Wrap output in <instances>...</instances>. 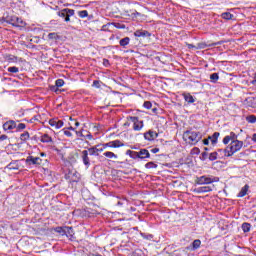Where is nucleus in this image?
<instances>
[{"label":"nucleus","instance_id":"6e6552de","mask_svg":"<svg viewBox=\"0 0 256 256\" xmlns=\"http://www.w3.org/2000/svg\"><path fill=\"white\" fill-rule=\"evenodd\" d=\"M225 42L224 41H218L212 44H207L205 42H200L196 45L195 49H207V47H215L217 45H223Z\"/></svg>","mask_w":256,"mask_h":256},{"label":"nucleus","instance_id":"79ce46f5","mask_svg":"<svg viewBox=\"0 0 256 256\" xmlns=\"http://www.w3.org/2000/svg\"><path fill=\"white\" fill-rule=\"evenodd\" d=\"M92 87H96V89H100L101 88V81L99 80H94Z\"/></svg>","mask_w":256,"mask_h":256},{"label":"nucleus","instance_id":"6ab92c4d","mask_svg":"<svg viewBox=\"0 0 256 256\" xmlns=\"http://www.w3.org/2000/svg\"><path fill=\"white\" fill-rule=\"evenodd\" d=\"M41 143H53V138L49 134H43L40 137Z\"/></svg>","mask_w":256,"mask_h":256},{"label":"nucleus","instance_id":"1a4fd4ad","mask_svg":"<svg viewBox=\"0 0 256 256\" xmlns=\"http://www.w3.org/2000/svg\"><path fill=\"white\" fill-rule=\"evenodd\" d=\"M49 125L53 127V129H61L63 127V120H59L58 118H52L48 121Z\"/></svg>","mask_w":256,"mask_h":256},{"label":"nucleus","instance_id":"774afa93","mask_svg":"<svg viewBox=\"0 0 256 256\" xmlns=\"http://www.w3.org/2000/svg\"><path fill=\"white\" fill-rule=\"evenodd\" d=\"M80 123L79 122H75V127H79Z\"/></svg>","mask_w":256,"mask_h":256},{"label":"nucleus","instance_id":"72a5a7b5","mask_svg":"<svg viewBox=\"0 0 256 256\" xmlns=\"http://www.w3.org/2000/svg\"><path fill=\"white\" fill-rule=\"evenodd\" d=\"M84 139H88L89 141H93V134L91 132H86V134H80Z\"/></svg>","mask_w":256,"mask_h":256},{"label":"nucleus","instance_id":"393cba45","mask_svg":"<svg viewBox=\"0 0 256 256\" xmlns=\"http://www.w3.org/2000/svg\"><path fill=\"white\" fill-rule=\"evenodd\" d=\"M201 247V240L196 239L192 242L191 251H197Z\"/></svg>","mask_w":256,"mask_h":256},{"label":"nucleus","instance_id":"f03ea898","mask_svg":"<svg viewBox=\"0 0 256 256\" xmlns=\"http://www.w3.org/2000/svg\"><path fill=\"white\" fill-rule=\"evenodd\" d=\"M183 139L188 145H197L203 139V134L201 132L187 130L183 133Z\"/></svg>","mask_w":256,"mask_h":256},{"label":"nucleus","instance_id":"3c124183","mask_svg":"<svg viewBox=\"0 0 256 256\" xmlns=\"http://www.w3.org/2000/svg\"><path fill=\"white\" fill-rule=\"evenodd\" d=\"M115 203L116 205H118V207H121V205H123V202H121V200H119V198H115Z\"/></svg>","mask_w":256,"mask_h":256},{"label":"nucleus","instance_id":"a878e982","mask_svg":"<svg viewBox=\"0 0 256 256\" xmlns=\"http://www.w3.org/2000/svg\"><path fill=\"white\" fill-rule=\"evenodd\" d=\"M126 155H129L131 159H139V152H136V151L127 150Z\"/></svg>","mask_w":256,"mask_h":256},{"label":"nucleus","instance_id":"a211bd4d","mask_svg":"<svg viewBox=\"0 0 256 256\" xmlns=\"http://www.w3.org/2000/svg\"><path fill=\"white\" fill-rule=\"evenodd\" d=\"M27 23L23 20V18H19L16 16L15 18V27H26Z\"/></svg>","mask_w":256,"mask_h":256},{"label":"nucleus","instance_id":"052dcab7","mask_svg":"<svg viewBox=\"0 0 256 256\" xmlns=\"http://www.w3.org/2000/svg\"><path fill=\"white\" fill-rule=\"evenodd\" d=\"M65 129H68V131H75V128L73 126L66 127Z\"/></svg>","mask_w":256,"mask_h":256},{"label":"nucleus","instance_id":"dca6fc26","mask_svg":"<svg viewBox=\"0 0 256 256\" xmlns=\"http://www.w3.org/2000/svg\"><path fill=\"white\" fill-rule=\"evenodd\" d=\"M56 233H60V235H65L67 234V231H73V228L72 227H57L55 229Z\"/></svg>","mask_w":256,"mask_h":256},{"label":"nucleus","instance_id":"09e8293b","mask_svg":"<svg viewBox=\"0 0 256 256\" xmlns=\"http://www.w3.org/2000/svg\"><path fill=\"white\" fill-rule=\"evenodd\" d=\"M114 26L116 27V29H125V24H119V23H117V24H115Z\"/></svg>","mask_w":256,"mask_h":256},{"label":"nucleus","instance_id":"37998d69","mask_svg":"<svg viewBox=\"0 0 256 256\" xmlns=\"http://www.w3.org/2000/svg\"><path fill=\"white\" fill-rule=\"evenodd\" d=\"M143 107L145 109H151V107H153V104L151 103V101H145Z\"/></svg>","mask_w":256,"mask_h":256},{"label":"nucleus","instance_id":"e2e57ef3","mask_svg":"<svg viewBox=\"0 0 256 256\" xmlns=\"http://www.w3.org/2000/svg\"><path fill=\"white\" fill-rule=\"evenodd\" d=\"M75 133L78 135V137H81V134L84 135L82 131H75Z\"/></svg>","mask_w":256,"mask_h":256},{"label":"nucleus","instance_id":"cd10ccee","mask_svg":"<svg viewBox=\"0 0 256 256\" xmlns=\"http://www.w3.org/2000/svg\"><path fill=\"white\" fill-rule=\"evenodd\" d=\"M221 17L226 21H231V19H233V14H231V12H224L221 14Z\"/></svg>","mask_w":256,"mask_h":256},{"label":"nucleus","instance_id":"c03bdc74","mask_svg":"<svg viewBox=\"0 0 256 256\" xmlns=\"http://www.w3.org/2000/svg\"><path fill=\"white\" fill-rule=\"evenodd\" d=\"M97 147H98V148H97V153H98V154H99V153H103V151H104L105 149H107V148H105V144L98 145Z\"/></svg>","mask_w":256,"mask_h":256},{"label":"nucleus","instance_id":"de8ad7c7","mask_svg":"<svg viewBox=\"0 0 256 256\" xmlns=\"http://www.w3.org/2000/svg\"><path fill=\"white\" fill-rule=\"evenodd\" d=\"M141 16V13L137 12V10H134L132 13H131V17H140Z\"/></svg>","mask_w":256,"mask_h":256},{"label":"nucleus","instance_id":"2eb2a0df","mask_svg":"<svg viewBox=\"0 0 256 256\" xmlns=\"http://www.w3.org/2000/svg\"><path fill=\"white\" fill-rule=\"evenodd\" d=\"M149 157H151V154L149 153V150L140 149L138 151V159H149Z\"/></svg>","mask_w":256,"mask_h":256},{"label":"nucleus","instance_id":"c85d7f7f","mask_svg":"<svg viewBox=\"0 0 256 256\" xmlns=\"http://www.w3.org/2000/svg\"><path fill=\"white\" fill-rule=\"evenodd\" d=\"M242 231L244 233H249V231H251V224L250 223H247V222H244L242 224Z\"/></svg>","mask_w":256,"mask_h":256},{"label":"nucleus","instance_id":"ea45409f","mask_svg":"<svg viewBox=\"0 0 256 256\" xmlns=\"http://www.w3.org/2000/svg\"><path fill=\"white\" fill-rule=\"evenodd\" d=\"M8 73H19V68L17 66L9 67Z\"/></svg>","mask_w":256,"mask_h":256},{"label":"nucleus","instance_id":"5701e85b","mask_svg":"<svg viewBox=\"0 0 256 256\" xmlns=\"http://www.w3.org/2000/svg\"><path fill=\"white\" fill-rule=\"evenodd\" d=\"M30 138H31V135L27 131L23 132L20 135V141H22V143H27V141H29Z\"/></svg>","mask_w":256,"mask_h":256},{"label":"nucleus","instance_id":"69168bd1","mask_svg":"<svg viewBox=\"0 0 256 256\" xmlns=\"http://www.w3.org/2000/svg\"><path fill=\"white\" fill-rule=\"evenodd\" d=\"M202 157H203V159H207V152H203Z\"/></svg>","mask_w":256,"mask_h":256},{"label":"nucleus","instance_id":"bf43d9fd","mask_svg":"<svg viewBox=\"0 0 256 256\" xmlns=\"http://www.w3.org/2000/svg\"><path fill=\"white\" fill-rule=\"evenodd\" d=\"M209 141H210L209 138L204 139V140H203L204 145H209Z\"/></svg>","mask_w":256,"mask_h":256},{"label":"nucleus","instance_id":"c9c22d12","mask_svg":"<svg viewBox=\"0 0 256 256\" xmlns=\"http://www.w3.org/2000/svg\"><path fill=\"white\" fill-rule=\"evenodd\" d=\"M145 168L146 169H157V164H155L154 162H148L145 164Z\"/></svg>","mask_w":256,"mask_h":256},{"label":"nucleus","instance_id":"ddd939ff","mask_svg":"<svg viewBox=\"0 0 256 256\" xmlns=\"http://www.w3.org/2000/svg\"><path fill=\"white\" fill-rule=\"evenodd\" d=\"M17 122L14 120L7 121L3 124L4 131H13V129H16Z\"/></svg>","mask_w":256,"mask_h":256},{"label":"nucleus","instance_id":"7c9ffc66","mask_svg":"<svg viewBox=\"0 0 256 256\" xmlns=\"http://www.w3.org/2000/svg\"><path fill=\"white\" fill-rule=\"evenodd\" d=\"M211 83H217L219 81V73H212L210 75Z\"/></svg>","mask_w":256,"mask_h":256},{"label":"nucleus","instance_id":"603ef678","mask_svg":"<svg viewBox=\"0 0 256 256\" xmlns=\"http://www.w3.org/2000/svg\"><path fill=\"white\" fill-rule=\"evenodd\" d=\"M215 153H218V157H219V159H221V153H225V150L218 149L217 151H215Z\"/></svg>","mask_w":256,"mask_h":256},{"label":"nucleus","instance_id":"8fccbe9b","mask_svg":"<svg viewBox=\"0 0 256 256\" xmlns=\"http://www.w3.org/2000/svg\"><path fill=\"white\" fill-rule=\"evenodd\" d=\"M7 139H9V136H7V135H5V134H3V135L0 136V142H1V141H7Z\"/></svg>","mask_w":256,"mask_h":256},{"label":"nucleus","instance_id":"4be33fe9","mask_svg":"<svg viewBox=\"0 0 256 256\" xmlns=\"http://www.w3.org/2000/svg\"><path fill=\"white\" fill-rule=\"evenodd\" d=\"M129 43H131V38H129V37L122 38L119 41V45H120V47H123V49H126L127 45H129Z\"/></svg>","mask_w":256,"mask_h":256},{"label":"nucleus","instance_id":"423d86ee","mask_svg":"<svg viewBox=\"0 0 256 256\" xmlns=\"http://www.w3.org/2000/svg\"><path fill=\"white\" fill-rule=\"evenodd\" d=\"M57 15L58 17H61L62 19H64L66 23H69V21H71V17L75 15V11L73 9L64 8L59 12H57Z\"/></svg>","mask_w":256,"mask_h":256},{"label":"nucleus","instance_id":"e433bc0d","mask_svg":"<svg viewBox=\"0 0 256 256\" xmlns=\"http://www.w3.org/2000/svg\"><path fill=\"white\" fill-rule=\"evenodd\" d=\"M62 133H64L65 137H73V133L67 128H63Z\"/></svg>","mask_w":256,"mask_h":256},{"label":"nucleus","instance_id":"864d4df0","mask_svg":"<svg viewBox=\"0 0 256 256\" xmlns=\"http://www.w3.org/2000/svg\"><path fill=\"white\" fill-rule=\"evenodd\" d=\"M65 235H67V237H73V229L72 231H66Z\"/></svg>","mask_w":256,"mask_h":256},{"label":"nucleus","instance_id":"0eeeda50","mask_svg":"<svg viewBox=\"0 0 256 256\" xmlns=\"http://www.w3.org/2000/svg\"><path fill=\"white\" fill-rule=\"evenodd\" d=\"M125 144L121 142L120 140H113L107 143H104V148H110V149H119V147H124Z\"/></svg>","mask_w":256,"mask_h":256},{"label":"nucleus","instance_id":"f3484780","mask_svg":"<svg viewBox=\"0 0 256 256\" xmlns=\"http://www.w3.org/2000/svg\"><path fill=\"white\" fill-rule=\"evenodd\" d=\"M221 133L214 132L212 136H208V139L211 141L212 145H217V141L219 140V136Z\"/></svg>","mask_w":256,"mask_h":256},{"label":"nucleus","instance_id":"7ed1b4c3","mask_svg":"<svg viewBox=\"0 0 256 256\" xmlns=\"http://www.w3.org/2000/svg\"><path fill=\"white\" fill-rule=\"evenodd\" d=\"M123 127H132L133 131H141L145 127V123L137 116H128Z\"/></svg>","mask_w":256,"mask_h":256},{"label":"nucleus","instance_id":"0e129e2a","mask_svg":"<svg viewBox=\"0 0 256 256\" xmlns=\"http://www.w3.org/2000/svg\"><path fill=\"white\" fill-rule=\"evenodd\" d=\"M8 169H10V170H15V169H17V168H15V167H13L11 164H9V165H8Z\"/></svg>","mask_w":256,"mask_h":256},{"label":"nucleus","instance_id":"9d476101","mask_svg":"<svg viewBox=\"0 0 256 256\" xmlns=\"http://www.w3.org/2000/svg\"><path fill=\"white\" fill-rule=\"evenodd\" d=\"M26 163H28V165H41L43 160L40 157L28 156L26 158Z\"/></svg>","mask_w":256,"mask_h":256},{"label":"nucleus","instance_id":"338daca9","mask_svg":"<svg viewBox=\"0 0 256 256\" xmlns=\"http://www.w3.org/2000/svg\"><path fill=\"white\" fill-rule=\"evenodd\" d=\"M40 157H47V154L45 152H41Z\"/></svg>","mask_w":256,"mask_h":256},{"label":"nucleus","instance_id":"680f3d73","mask_svg":"<svg viewBox=\"0 0 256 256\" xmlns=\"http://www.w3.org/2000/svg\"><path fill=\"white\" fill-rule=\"evenodd\" d=\"M252 141H253V143H256V133H254V134L252 135Z\"/></svg>","mask_w":256,"mask_h":256},{"label":"nucleus","instance_id":"473e14b6","mask_svg":"<svg viewBox=\"0 0 256 256\" xmlns=\"http://www.w3.org/2000/svg\"><path fill=\"white\" fill-rule=\"evenodd\" d=\"M89 155L93 156V155H99V153L97 152V146L91 147L88 150Z\"/></svg>","mask_w":256,"mask_h":256},{"label":"nucleus","instance_id":"bb28decb","mask_svg":"<svg viewBox=\"0 0 256 256\" xmlns=\"http://www.w3.org/2000/svg\"><path fill=\"white\" fill-rule=\"evenodd\" d=\"M15 19H16V16H7L5 18V22L15 27Z\"/></svg>","mask_w":256,"mask_h":256},{"label":"nucleus","instance_id":"4468645a","mask_svg":"<svg viewBox=\"0 0 256 256\" xmlns=\"http://www.w3.org/2000/svg\"><path fill=\"white\" fill-rule=\"evenodd\" d=\"M213 191V188L211 186H202L199 188H195L193 190V193L201 194V193H211Z\"/></svg>","mask_w":256,"mask_h":256},{"label":"nucleus","instance_id":"b1692460","mask_svg":"<svg viewBox=\"0 0 256 256\" xmlns=\"http://www.w3.org/2000/svg\"><path fill=\"white\" fill-rule=\"evenodd\" d=\"M104 157H106L107 159H119V156H117V154L111 152V151H106L103 153Z\"/></svg>","mask_w":256,"mask_h":256},{"label":"nucleus","instance_id":"6e6d98bb","mask_svg":"<svg viewBox=\"0 0 256 256\" xmlns=\"http://www.w3.org/2000/svg\"><path fill=\"white\" fill-rule=\"evenodd\" d=\"M187 47H188V49H195V47H197V46H195L193 44H187Z\"/></svg>","mask_w":256,"mask_h":256},{"label":"nucleus","instance_id":"c756f323","mask_svg":"<svg viewBox=\"0 0 256 256\" xmlns=\"http://www.w3.org/2000/svg\"><path fill=\"white\" fill-rule=\"evenodd\" d=\"M209 161H217L219 159V152H212L209 154Z\"/></svg>","mask_w":256,"mask_h":256},{"label":"nucleus","instance_id":"39448f33","mask_svg":"<svg viewBox=\"0 0 256 256\" xmlns=\"http://www.w3.org/2000/svg\"><path fill=\"white\" fill-rule=\"evenodd\" d=\"M211 183H219V177L203 175L195 179L196 185H211Z\"/></svg>","mask_w":256,"mask_h":256},{"label":"nucleus","instance_id":"f257e3e1","mask_svg":"<svg viewBox=\"0 0 256 256\" xmlns=\"http://www.w3.org/2000/svg\"><path fill=\"white\" fill-rule=\"evenodd\" d=\"M230 141V147L224 149V157H233L235 153L243 149L244 143L241 140H237V134H235V132H230L229 135L225 136L222 140V143L224 145H229Z\"/></svg>","mask_w":256,"mask_h":256},{"label":"nucleus","instance_id":"a19ab883","mask_svg":"<svg viewBox=\"0 0 256 256\" xmlns=\"http://www.w3.org/2000/svg\"><path fill=\"white\" fill-rule=\"evenodd\" d=\"M48 39H51V40L55 39V40H57V39H59V35L57 33H55V32L49 33L48 34Z\"/></svg>","mask_w":256,"mask_h":256},{"label":"nucleus","instance_id":"f8f14e48","mask_svg":"<svg viewBox=\"0 0 256 256\" xmlns=\"http://www.w3.org/2000/svg\"><path fill=\"white\" fill-rule=\"evenodd\" d=\"M159 137V134L153 130H149L148 132L144 133V139L146 141H155Z\"/></svg>","mask_w":256,"mask_h":256},{"label":"nucleus","instance_id":"20e7f679","mask_svg":"<svg viewBox=\"0 0 256 256\" xmlns=\"http://www.w3.org/2000/svg\"><path fill=\"white\" fill-rule=\"evenodd\" d=\"M134 43L135 45H143L145 41H150L151 33L147 30L140 29L134 32Z\"/></svg>","mask_w":256,"mask_h":256},{"label":"nucleus","instance_id":"49530a36","mask_svg":"<svg viewBox=\"0 0 256 256\" xmlns=\"http://www.w3.org/2000/svg\"><path fill=\"white\" fill-rule=\"evenodd\" d=\"M29 123H35V121H39V116H34L30 120H27Z\"/></svg>","mask_w":256,"mask_h":256},{"label":"nucleus","instance_id":"412c9836","mask_svg":"<svg viewBox=\"0 0 256 256\" xmlns=\"http://www.w3.org/2000/svg\"><path fill=\"white\" fill-rule=\"evenodd\" d=\"M183 98L186 101V103H195V98L193 97V95H191V93H184Z\"/></svg>","mask_w":256,"mask_h":256},{"label":"nucleus","instance_id":"f704fd0d","mask_svg":"<svg viewBox=\"0 0 256 256\" xmlns=\"http://www.w3.org/2000/svg\"><path fill=\"white\" fill-rule=\"evenodd\" d=\"M246 121H247V123L254 124V123H256V116L255 115H249V116L246 117Z\"/></svg>","mask_w":256,"mask_h":256},{"label":"nucleus","instance_id":"13d9d810","mask_svg":"<svg viewBox=\"0 0 256 256\" xmlns=\"http://www.w3.org/2000/svg\"><path fill=\"white\" fill-rule=\"evenodd\" d=\"M103 64L105 65V67H107V66L109 65V60L104 59V60H103Z\"/></svg>","mask_w":256,"mask_h":256},{"label":"nucleus","instance_id":"aec40b11","mask_svg":"<svg viewBox=\"0 0 256 256\" xmlns=\"http://www.w3.org/2000/svg\"><path fill=\"white\" fill-rule=\"evenodd\" d=\"M249 192V186L246 184L244 187L241 188L240 192L237 194L238 198L245 197Z\"/></svg>","mask_w":256,"mask_h":256},{"label":"nucleus","instance_id":"4c0bfd02","mask_svg":"<svg viewBox=\"0 0 256 256\" xmlns=\"http://www.w3.org/2000/svg\"><path fill=\"white\" fill-rule=\"evenodd\" d=\"M16 129L17 131H24V129H27V125H25V123L16 124Z\"/></svg>","mask_w":256,"mask_h":256},{"label":"nucleus","instance_id":"5fc2aeb1","mask_svg":"<svg viewBox=\"0 0 256 256\" xmlns=\"http://www.w3.org/2000/svg\"><path fill=\"white\" fill-rule=\"evenodd\" d=\"M247 103H253V101H255V98L250 97L246 99Z\"/></svg>","mask_w":256,"mask_h":256},{"label":"nucleus","instance_id":"9b49d317","mask_svg":"<svg viewBox=\"0 0 256 256\" xmlns=\"http://www.w3.org/2000/svg\"><path fill=\"white\" fill-rule=\"evenodd\" d=\"M81 159L83 161V164L85 167H90L91 166V160L89 159V151L83 150L81 152Z\"/></svg>","mask_w":256,"mask_h":256},{"label":"nucleus","instance_id":"2f4dec72","mask_svg":"<svg viewBox=\"0 0 256 256\" xmlns=\"http://www.w3.org/2000/svg\"><path fill=\"white\" fill-rule=\"evenodd\" d=\"M78 16L80 19H85L86 17H89V12L87 10L78 11Z\"/></svg>","mask_w":256,"mask_h":256},{"label":"nucleus","instance_id":"58836bf2","mask_svg":"<svg viewBox=\"0 0 256 256\" xmlns=\"http://www.w3.org/2000/svg\"><path fill=\"white\" fill-rule=\"evenodd\" d=\"M56 87H63L65 85L64 79H57L55 82Z\"/></svg>","mask_w":256,"mask_h":256},{"label":"nucleus","instance_id":"a18cd8bd","mask_svg":"<svg viewBox=\"0 0 256 256\" xmlns=\"http://www.w3.org/2000/svg\"><path fill=\"white\" fill-rule=\"evenodd\" d=\"M199 152H200V150H199V148H197V147H195V148H193V149L191 150L192 155H199Z\"/></svg>","mask_w":256,"mask_h":256},{"label":"nucleus","instance_id":"4d7b16f0","mask_svg":"<svg viewBox=\"0 0 256 256\" xmlns=\"http://www.w3.org/2000/svg\"><path fill=\"white\" fill-rule=\"evenodd\" d=\"M151 153H159V148H153V149L151 150Z\"/></svg>","mask_w":256,"mask_h":256}]
</instances>
